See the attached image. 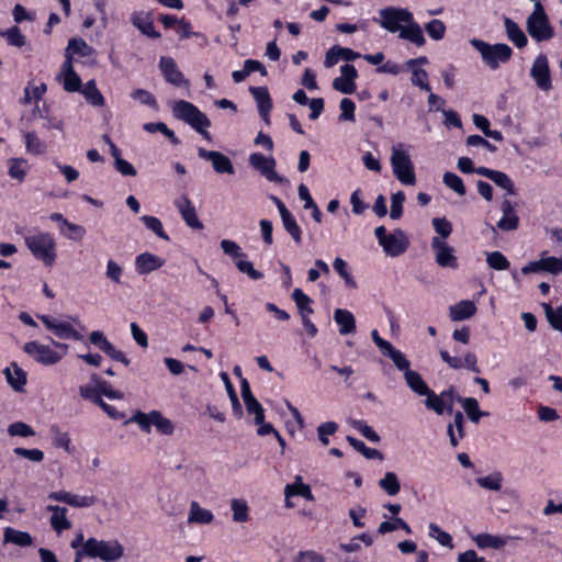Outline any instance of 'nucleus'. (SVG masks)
Returning a JSON list of instances; mask_svg holds the SVG:
<instances>
[{"label":"nucleus","mask_w":562,"mask_h":562,"mask_svg":"<svg viewBox=\"0 0 562 562\" xmlns=\"http://www.w3.org/2000/svg\"><path fill=\"white\" fill-rule=\"evenodd\" d=\"M350 425L371 442L378 443L381 440L376 431L371 426L367 425L366 422L353 419L350 420Z\"/></svg>","instance_id":"obj_58"},{"label":"nucleus","mask_w":562,"mask_h":562,"mask_svg":"<svg viewBox=\"0 0 562 562\" xmlns=\"http://www.w3.org/2000/svg\"><path fill=\"white\" fill-rule=\"evenodd\" d=\"M459 403L472 423L476 424L481 417L488 415V413L480 411L479 403L474 397H460Z\"/></svg>","instance_id":"obj_41"},{"label":"nucleus","mask_w":562,"mask_h":562,"mask_svg":"<svg viewBox=\"0 0 562 562\" xmlns=\"http://www.w3.org/2000/svg\"><path fill=\"white\" fill-rule=\"evenodd\" d=\"M504 26L508 40L512 41L517 48H524L527 45L528 38L516 22L509 18H505Z\"/></svg>","instance_id":"obj_33"},{"label":"nucleus","mask_w":562,"mask_h":562,"mask_svg":"<svg viewBox=\"0 0 562 562\" xmlns=\"http://www.w3.org/2000/svg\"><path fill=\"white\" fill-rule=\"evenodd\" d=\"M46 509L52 513L49 522L54 531L60 535L63 531L71 528V521L68 519V509L57 505H48Z\"/></svg>","instance_id":"obj_27"},{"label":"nucleus","mask_w":562,"mask_h":562,"mask_svg":"<svg viewBox=\"0 0 562 562\" xmlns=\"http://www.w3.org/2000/svg\"><path fill=\"white\" fill-rule=\"evenodd\" d=\"M94 49L81 38H71L67 46V56L70 58L72 54L89 57L94 55Z\"/></svg>","instance_id":"obj_44"},{"label":"nucleus","mask_w":562,"mask_h":562,"mask_svg":"<svg viewBox=\"0 0 562 562\" xmlns=\"http://www.w3.org/2000/svg\"><path fill=\"white\" fill-rule=\"evenodd\" d=\"M29 169V162L24 158H10L8 160V173L12 179L19 182L24 181Z\"/></svg>","instance_id":"obj_36"},{"label":"nucleus","mask_w":562,"mask_h":562,"mask_svg":"<svg viewBox=\"0 0 562 562\" xmlns=\"http://www.w3.org/2000/svg\"><path fill=\"white\" fill-rule=\"evenodd\" d=\"M358 71L353 65H342L340 76L333 81V88L344 94H351L357 90L356 79Z\"/></svg>","instance_id":"obj_16"},{"label":"nucleus","mask_w":562,"mask_h":562,"mask_svg":"<svg viewBox=\"0 0 562 562\" xmlns=\"http://www.w3.org/2000/svg\"><path fill=\"white\" fill-rule=\"evenodd\" d=\"M382 355L389 357L397 370L406 373L411 370V362L406 356L396 349L392 344L382 351Z\"/></svg>","instance_id":"obj_38"},{"label":"nucleus","mask_w":562,"mask_h":562,"mask_svg":"<svg viewBox=\"0 0 562 562\" xmlns=\"http://www.w3.org/2000/svg\"><path fill=\"white\" fill-rule=\"evenodd\" d=\"M526 29L528 34L537 42L549 41L554 35L549 18L539 1L535 2L533 11L527 18Z\"/></svg>","instance_id":"obj_7"},{"label":"nucleus","mask_w":562,"mask_h":562,"mask_svg":"<svg viewBox=\"0 0 562 562\" xmlns=\"http://www.w3.org/2000/svg\"><path fill=\"white\" fill-rule=\"evenodd\" d=\"M477 308L474 302L462 300L449 307V317L452 322H461L471 318Z\"/></svg>","instance_id":"obj_28"},{"label":"nucleus","mask_w":562,"mask_h":562,"mask_svg":"<svg viewBox=\"0 0 562 562\" xmlns=\"http://www.w3.org/2000/svg\"><path fill=\"white\" fill-rule=\"evenodd\" d=\"M25 245L31 254L44 262L52 266L56 261V241L48 233H35L25 237Z\"/></svg>","instance_id":"obj_3"},{"label":"nucleus","mask_w":562,"mask_h":562,"mask_svg":"<svg viewBox=\"0 0 562 562\" xmlns=\"http://www.w3.org/2000/svg\"><path fill=\"white\" fill-rule=\"evenodd\" d=\"M240 392L241 397L244 400L246 409L248 414H257L259 411H262L261 404L257 401V398L252 395L249 383L246 379L241 380L240 383Z\"/></svg>","instance_id":"obj_40"},{"label":"nucleus","mask_w":562,"mask_h":562,"mask_svg":"<svg viewBox=\"0 0 562 562\" xmlns=\"http://www.w3.org/2000/svg\"><path fill=\"white\" fill-rule=\"evenodd\" d=\"M428 536L436 540L442 547H447L449 549L453 548L452 537L442 530L437 524L430 522L428 526Z\"/></svg>","instance_id":"obj_47"},{"label":"nucleus","mask_w":562,"mask_h":562,"mask_svg":"<svg viewBox=\"0 0 562 562\" xmlns=\"http://www.w3.org/2000/svg\"><path fill=\"white\" fill-rule=\"evenodd\" d=\"M292 297L300 311L301 316L313 314V308L311 307L312 301L301 289H295L292 293Z\"/></svg>","instance_id":"obj_51"},{"label":"nucleus","mask_w":562,"mask_h":562,"mask_svg":"<svg viewBox=\"0 0 562 562\" xmlns=\"http://www.w3.org/2000/svg\"><path fill=\"white\" fill-rule=\"evenodd\" d=\"M130 422L137 424L145 432H150L151 427H155L162 435H171L175 429L171 420L164 417L158 411L137 412Z\"/></svg>","instance_id":"obj_10"},{"label":"nucleus","mask_w":562,"mask_h":562,"mask_svg":"<svg viewBox=\"0 0 562 562\" xmlns=\"http://www.w3.org/2000/svg\"><path fill=\"white\" fill-rule=\"evenodd\" d=\"M81 92L86 100L92 105L102 106L104 104V98L98 90L93 80L88 81Z\"/></svg>","instance_id":"obj_48"},{"label":"nucleus","mask_w":562,"mask_h":562,"mask_svg":"<svg viewBox=\"0 0 562 562\" xmlns=\"http://www.w3.org/2000/svg\"><path fill=\"white\" fill-rule=\"evenodd\" d=\"M440 357L452 369L465 368L474 373H480L477 358L473 352H467L463 357H452L448 351L441 350Z\"/></svg>","instance_id":"obj_19"},{"label":"nucleus","mask_w":562,"mask_h":562,"mask_svg":"<svg viewBox=\"0 0 562 562\" xmlns=\"http://www.w3.org/2000/svg\"><path fill=\"white\" fill-rule=\"evenodd\" d=\"M431 224L442 240L452 233V224L446 217H434Z\"/></svg>","instance_id":"obj_64"},{"label":"nucleus","mask_w":562,"mask_h":562,"mask_svg":"<svg viewBox=\"0 0 562 562\" xmlns=\"http://www.w3.org/2000/svg\"><path fill=\"white\" fill-rule=\"evenodd\" d=\"M542 307L550 325L554 329H562V305L554 310L550 304L543 303Z\"/></svg>","instance_id":"obj_60"},{"label":"nucleus","mask_w":562,"mask_h":562,"mask_svg":"<svg viewBox=\"0 0 562 562\" xmlns=\"http://www.w3.org/2000/svg\"><path fill=\"white\" fill-rule=\"evenodd\" d=\"M380 25L391 33L398 32L400 37L416 46H424L426 38L422 26L415 22L412 12L403 8H385L380 10Z\"/></svg>","instance_id":"obj_1"},{"label":"nucleus","mask_w":562,"mask_h":562,"mask_svg":"<svg viewBox=\"0 0 562 562\" xmlns=\"http://www.w3.org/2000/svg\"><path fill=\"white\" fill-rule=\"evenodd\" d=\"M232 519L236 524H244L249 520V506L244 498H233L229 502Z\"/></svg>","instance_id":"obj_35"},{"label":"nucleus","mask_w":562,"mask_h":562,"mask_svg":"<svg viewBox=\"0 0 562 562\" xmlns=\"http://www.w3.org/2000/svg\"><path fill=\"white\" fill-rule=\"evenodd\" d=\"M49 499L65 503L71 507L76 508H87L91 507L97 503V497L94 495H77L65 490L52 492L48 495Z\"/></svg>","instance_id":"obj_17"},{"label":"nucleus","mask_w":562,"mask_h":562,"mask_svg":"<svg viewBox=\"0 0 562 562\" xmlns=\"http://www.w3.org/2000/svg\"><path fill=\"white\" fill-rule=\"evenodd\" d=\"M38 318L48 330L54 333L55 336L60 339H82V335L77 329H75L69 322L58 319L49 315H38Z\"/></svg>","instance_id":"obj_12"},{"label":"nucleus","mask_w":562,"mask_h":562,"mask_svg":"<svg viewBox=\"0 0 562 562\" xmlns=\"http://www.w3.org/2000/svg\"><path fill=\"white\" fill-rule=\"evenodd\" d=\"M374 235L383 251L390 257L401 256L409 246L407 235L400 228L387 234L384 226H379L374 229Z\"/></svg>","instance_id":"obj_8"},{"label":"nucleus","mask_w":562,"mask_h":562,"mask_svg":"<svg viewBox=\"0 0 562 562\" xmlns=\"http://www.w3.org/2000/svg\"><path fill=\"white\" fill-rule=\"evenodd\" d=\"M516 204L504 196L501 211L503 213L502 217L496 224V227L501 231H515L519 225V217L515 211Z\"/></svg>","instance_id":"obj_18"},{"label":"nucleus","mask_w":562,"mask_h":562,"mask_svg":"<svg viewBox=\"0 0 562 562\" xmlns=\"http://www.w3.org/2000/svg\"><path fill=\"white\" fill-rule=\"evenodd\" d=\"M396 529H402L406 533H411V527L400 517H394L392 521H383L380 524L378 528V532L381 535H385L392 532Z\"/></svg>","instance_id":"obj_52"},{"label":"nucleus","mask_w":562,"mask_h":562,"mask_svg":"<svg viewBox=\"0 0 562 562\" xmlns=\"http://www.w3.org/2000/svg\"><path fill=\"white\" fill-rule=\"evenodd\" d=\"M26 151L32 155H41L45 153L46 145L37 137L35 133H24Z\"/></svg>","instance_id":"obj_49"},{"label":"nucleus","mask_w":562,"mask_h":562,"mask_svg":"<svg viewBox=\"0 0 562 562\" xmlns=\"http://www.w3.org/2000/svg\"><path fill=\"white\" fill-rule=\"evenodd\" d=\"M145 226L154 232L159 238L169 240V236L165 233L162 223L158 217L144 215L140 217Z\"/></svg>","instance_id":"obj_57"},{"label":"nucleus","mask_w":562,"mask_h":562,"mask_svg":"<svg viewBox=\"0 0 562 562\" xmlns=\"http://www.w3.org/2000/svg\"><path fill=\"white\" fill-rule=\"evenodd\" d=\"M58 80L63 82V87L68 92L79 91L81 88V79L75 72L72 63L69 56L61 66V70L58 75Z\"/></svg>","instance_id":"obj_21"},{"label":"nucleus","mask_w":562,"mask_h":562,"mask_svg":"<svg viewBox=\"0 0 562 562\" xmlns=\"http://www.w3.org/2000/svg\"><path fill=\"white\" fill-rule=\"evenodd\" d=\"M250 92L255 98L258 111L266 124H270L269 113L272 109V101L266 87H251Z\"/></svg>","instance_id":"obj_24"},{"label":"nucleus","mask_w":562,"mask_h":562,"mask_svg":"<svg viewBox=\"0 0 562 562\" xmlns=\"http://www.w3.org/2000/svg\"><path fill=\"white\" fill-rule=\"evenodd\" d=\"M487 265L495 270H506L509 268V261L501 251H492L486 256Z\"/></svg>","instance_id":"obj_62"},{"label":"nucleus","mask_w":562,"mask_h":562,"mask_svg":"<svg viewBox=\"0 0 562 562\" xmlns=\"http://www.w3.org/2000/svg\"><path fill=\"white\" fill-rule=\"evenodd\" d=\"M431 248L435 251L436 262L442 268L456 269L458 267V260L454 256V250L445 240L440 239L439 236L432 237Z\"/></svg>","instance_id":"obj_14"},{"label":"nucleus","mask_w":562,"mask_h":562,"mask_svg":"<svg viewBox=\"0 0 562 562\" xmlns=\"http://www.w3.org/2000/svg\"><path fill=\"white\" fill-rule=\"evenodd\" d=\"M53 443L56 448H61L66 452H71V439L68 432L61 431L58 428H52Z\"/></svg>","instance_id":"obj_61"},{"label":"nucleus","mask_w":562,"mask_h":562,"mask_svg":"<svg viewBox=\"0 0 562 562\" xmlns=\"http://www.w3.org/2000/svg\"><path fill=\"white\" fill-rule=\"evenodd\" d=\"M85 555L90 558H99L104 562H115L124 554V548L117 540H98L89 538L82 548Z\"/></svg>","instance_id":"obj_6"},{"label":"nucleus","mask_w":562,"mask_h":562,"mask_svg":"<svg viewBox=\"0 0 562 562\" xmlns=\"http://www.w3.org/2000/svg\"><path fill=\"white\" fill-rule=\"evenodd\" d=\"M508 537L495 536L491 533H479L472 537L477 548L484 549H502L508 542Z\"/></svg>","instance_id":"obj_31"},{"label":"nucleus","mask_w":562,"mask_h":562,"mask_svg":"<svg viewBox=\"0 0 562 562\" xmlns=\"http://www.w3.org/2000/svg\"><path fill=\"white\" fill-rule=\"evenodd\" d=\"M348 442L367 459H382V454L376 449H372L366 446L363 441H360L351 436L347 437Z\"/></svg>","instance_id":"obj_54"},{"label":"nucleus","mask_w":562,"mask_h":562,"mask_svg":"<svg viewBox=\"0 0 562 562\" xmlns=\"http://www.w3.org/2000/svg\"><path fill=\"white\" fill-rule=\"evenodd\" d=\"M249 165L259 171L268 181L274 183H284L286 180L276 172V159L271 156L266 157L260 153H252L248 158Z\"/></svg>","instance_id":"obj_11"},{"label":"nucleus","mask_w":562,"mask_h":562,"mask_svg":"<svg viewBox=\"0 0 562 562\" xmlns=\"http://www.w3.org/2000/svg\"><path fill=\"white\" fill-rule=\"evenodd\" d=\"M476 483L485 490L498 492L502 488L503 484V475L501 472H493L486 476H481L476 479Z\"/></svg>","instance_id":"obj_46"},{"label":"nucleus","mask_w":562,"mask_h":562,"mask_svg":"<svg viewBox=\"0 0 562 562\" xmlns=\"http://www.w3.org/2000/svg\"><path fill=\"white\" fill-rule=\"evenodd\" d=\"M447 434L449 436V441L452 447H457L459 445V440L465 436L464 432V417L461 412H456L453 415V422L448 425Z\"/></svg>","instance_id":"obj_34"},{"label":"nucleus","mask_w":562,"mask_h":562,"mask_svg":"<svg viewBox=\"0 0 562 562\" xmlns=\"http://www.w3.org/2000/svg\"><path fill=\"white\" fill-rule=\"evenodd\" d=\"M198 155L200 158L205 159L212 164V167L216 173H226V175H234L235 169L233 166V162L231 159L222 154L221 151L216 150H206L202 147L198 149Z\"/></svg>","instance_id":"obj_15"},{"label":"nucleus","mask_w":562,"mask_h":562,"mask_svg":"<svg viewBox=\"0 0 562 562\" xmlns=\"http://www.w3.org/2000/svg\"><path fill=\"white\" fill-rule=\"evenodd\" d=\"M425 30L434 41H441L446 34V25L440 20H431L425 24Z\"/></svg>","instance_id":"obj_59"},{"label":"nucleus","mask_w":562,"mask_h":562,"mask_svg":"<svg viewBox=\"0 0 562 562\" xmlns=\"http://www.w3.org/2000/svg\"><path fill=\"white\" fill-rule=\"evenodd\" d=\"M53 345L59 350H54L49 346L40 344L38 341H30L23 346V351L41 364L54 366L66 356L68 345L55 340H53Z\"/></svg>","instance_id":"obj_5"},{"label":"nucleus","mask_w":562,"mask_h":562,"mask_svg":"<svg viewBox=\"0 0 562 562\" xmlns=\"http://www.w3.org/2000/svg\"><path fill=\"white\" fill-rule=\"evenodd\" d=\"M391 165L395 177L406 186H414L416 177L409 154L403 148V145L392 147Z\"/></svg>","instance_id":"obj_9"},{"label":"nucleus","mask_w":562,"mask_h":562,"mask_svg":"<svg viewBox=\"0 0 562 562\" xmlns=\"http://www.w3.org/2000/svg\"><path fill=\"white\" fill-rule=\"evenodd\" d=\"M425 405L428 409L434 411L438 415H442L446 408V403L443 402V397L440 394H436L434 391H429V394H426Z\"/></svg>","instance_id":"obj_56"},{"label":"nucleus","mask_w":562,"mask_h":562,"mask_svg":"<svg viewBox=\"0 0 562 562\" xmlns=\"http://www.w3.org/2000/svg\"><path fill=\"white\" fill-rule=\"evenodd\" d=\"M165 265V259L150 254L143 252L135 258V269L138 274H148Z\"/></svg>","instance_id":"obj_25"},{"label":"nucleus","mask_w":562,"mask_h":562,"mask_svg":"<svg viewBox=\"0 0 562 562\" xmlns=\"http://www.w3.org/2000/svg\"><path fill=\"white\" fill-rule=\"evenodd\" d=\"M3 543H12L18 547L26 548L33 544V538L26 531H21L12 527H5L3 529Z\"/></svg>","instance_id":"obj_30"},{"label":"nucleus","mask_w":562,"mask_h":562,"mask_svg":"<svg viewBox=\"0 0 562 562\" xmlns=\"http://www.w3.org/2000/svg\"><path fill=\"white\" fill-rule=\"evenodd\" d=\"M132 23L135 27H137L144 35L158 38L160 34L155 31V26L150 15L146 12H134L132 14Z\"/></svg>","instance_id":"obj_29"},{"label":"nucleus","mask_w":562,"mask_h":562,"mask_svg":"<svg viewBox=\"0 0 562 562\" xmlns=\"http://www.w3.org/2000/svg\"><path fill=\"white\" fill-rule=\"evenodd\" d=\"M490 180H492L501 189H504L508 195L516 194L514 182L505 172L494 170Z\"/></svg>","instance_id":"obj_53"},{"label":"nucleus","mask_w":562,"mask_h":562,"mask_svg":"<svg viewBox=\"0 0 562 562\" xmlns=\"http://www.w3.org/2000/svg\"><path fill=\"white\" fill-rule=\"evenodd\" d=\"M404 378L408 387L416 394L420 396L429 394L430 389L418 372L409 370L404 373Z\"/></svg>","instance_id":"obj_37"},{"label":"nucleus","mask_w":562,"mask_h":562,"mask_svg":"<svg viewBox=\"0 0 562 562\" xmlns=\"http://www.w3.org/2000/svg\"><path fill=\"white\" fill-rule=\"evenodd\" d=\"M378 484L390 496L397 495L401 490L400 480L394 472H386Z\"/></svg>","instance_id":"obj_43"},{"label":"nucleus","mask_w":562,"mask_h":562,"mask_svg":"<svg viewBox=\"0 0 562 562\" xmlns=\"http://www.w3.org/2000/svg\"><path fill=\"white\" fill-rule=\"evenodd\" d=\"M175 206L178 209L183 221L191 228L202 229L203 224L199 221L195 207L187 195H180L175 200Z\"/></svg>","instance_id":"obj_20"},{"label":"nucleus","mask_w":562,"mask_h":562,"mask_svg":"<svg viewBox=\"0 0 562 562\" xmlns=\"http://www.w3.org/2000/svg\"><path fill=\"white\" fill-rule=\"evenodd\" d=\"M334 319L339 326L340 335H348L355 333L356 319L353 314L348 310L336 308L334 312Z\"/></svg>","instance_id":"obj_32"},{"label":"nucleus","mask_w":562,"mask_h":562,"mask_svg":"<svg viewBox=\"0 0 562 562\" xmlns=\"http://www.w3.org/2000/svg\"><path fill=\"white\" fill-rule=\"evenodd\" d=\"M443 183L448 188L453 190L457 194H459V195H464L465 194L464 183H463L462 179L458 175H456L453 172H446L443 175Z\"/></svg>","instance_id":"obj_63"},{"label":"nucleus","mask_w":562,"mask_h":562,"mask_svg":"<svg viewBox=\"0 0 562 562\" xmlns=\"http://www.w3.org/2000/svg\"><path fill=\"white\" fill-rule=\"evenodd\" d=\"M215 519L214 514L202 507L196 501H192L189 506L187 521L189 525H211Z\"/></svg>","instance_id":"obj_26"},{"label":"nucleus","mask_w":562,"mask_h":562,"mask_svg":"<svg viewBox=\"0 0 562 562\" xmlns=\"http://www.w3.org/2000/svg\"><path fill=\"white\" fill-rule=\"evenodd\" d=\"M285 497L289 498L294 495L303 496L304 498L312 501L313 494L307 484L302 483L301 476H296V482L294 484H289L284 490Z\"/></svg>","instance_id":"obj_45"},{"label":"nucleus","mask_w":562,"mask_h":562,"mask_svg":"<svg viewBox=\"0 0 562 562\" xmlns=\"http://www.w3.org/2000/svg\"><path fill=\"white\" fill-rule=\"evenodd\" d=\"M530 76L539 89L549 91L552 88L550 68L546 55L540 54L536 57L530 69Z\"/></svg>","instance_id":"obj_13"},{"label":"nucleus","mask_w":562,"mask_h":562,"mask_svg":"<svg viewBox=\"0 0 562 562\" xmlns=\"http://www.w3.org/2000/svg\"><path fill=\"white\" fill-rule=\"evenodd\" d=\"M3 374L8 384L15 392H24L27 375L26 372L16 362H11L7 368H4Z\"/></svg>","instance_id":"obj_23"},{"label":"nucleus","mask_w":562,"mask_h":562,"mask_svg":"<svg viewBox=\"0 0 562 562\" xmlns=\"http://www.w3.org/2000/svg\"><path fill=\"white\" fill-rule=\"evenodd\" d=\"M470 44L481 54L486 66L491 69H497L501 64L507 63L513 54L507 44H488L479 38H472Z\"/></svg>","instance_id":"obj_4"},{"label":"nucleus","mask_w":562,"mask_h":562,"mask_svg":"<svg viewBox=\"0 0 562 562\" xmlns=\"http://www.w3.org/2000/svg\"><path fill=\"white\" fill-rule=\"evenodd\" d=\"M159 67L166 80L175 86H189V81L183 77L182 72L178 69L176 61L170 57H161Z\"/></svg>","instance_id":"obj_22"},{"label":"nucleus","mask_w":562,"mask_h":562,"mask_svg":"<svg viewBox=\"0 0 562 562\" xmlns=\"http://www.w3.org/2000/svg\"><path fill=\"white\" fill-rule=\"evenodd\" d=\"M333 267L335 271L339 274V277L344 280L347 288H358L357 281L352 277L346 260H344L342 258H336L333 262Z\"/></svg>","instance_id":"obj_42"},{"label":"nucleus","mask_w":562,"mask_h":562,"mask_svg":"<svg viewBox=\"0 0 562 562\" xmlns=\"http://www.w3.org/2000/svg\"><path fill=\"white\" fill-rule=\"evenodd\" d=\"M281 220L284 229L292 236L296 244H301L302 241V231L297 225L294 216L290 213L288 209L281 210Z\"/></svg>","instance_id":"obj_39"},{"label":"nucleus","mask_w":562,"mask_h":562,"mask_svg":"<svg viewBox=\"0 0 562 562\" xmlns=\"http://www.w3.org/2000/svg\"><path fill=\"white\" fill-rule=\"evenodd\" d=\"M412 69V78L411 82L413 86L418 87L419 89L430 92L428 74L425 69L420 67H408Z\"/></svg>","instance_id":"obj_50"},{"label":"nucleus","mask_w":562,"mask_h":562,"mask_svg":"<svg viewBox=\"0 0 562 562\" xmlns=\"http://www.w3.org/2000/svg\"><path fill=\"white\" fill-rule=\"evenodd\" d=\"M0 35L4 37L10 45L15 47H22L26 43L25 36L21 33L18 26H12L5 31H1Z\"/></svg>","instance_id":"obj_55"},{"label":"nucleus","mask_w":562,"mask_h":562,"mask_svg":"<svg viewBox=\"0 0 562 562\" xmlns=\"http://www.w3.org/2000/svg\"><path fill=\"white\" fill-rule=\"evenodd\" d=\"M171 109L175 117L189 124L206 140H211V134L207 131V128L211 126V121L193 103L179 100L172 102Z\"/></svg>","instance_id":"obj_2"}]
</instances>
